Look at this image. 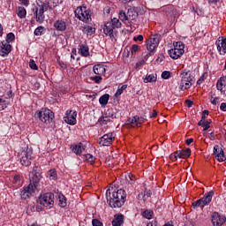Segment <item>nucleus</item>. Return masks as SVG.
Instances as JSON below:
<instances>
[{"instance_id": "1a4fd4ad", "label": "nucleus", "mask_w": 226, "mask_h": 226, "mask_svg": "<svg viewBox=\"0 0 226 226\" xmlns=\"http://www.w3.org/2000/svg\"><path fill=\"white\" fill-rule=\"evenodd\" d=\"M214 194H215V192H213L205 193V195L201 199L192 202V207H205V206H207L211 203V200H213Z\"/></svg>"}, {"instance_id": "a878e982", "label": "nucleus", "mask_w": 226, "mask_h": 226, "mask_svg": "<svg viewBox=\"0 0 226 226\" xmlns=\"http://www.w3.org/2000/svg\"><path fill=\"white\" fill-rule=\"evenodd\" d=\"M124 223V215H116L112 221L113 226H121Z\"/></svg>"}, {"instance_id": "864d4df0", "label": "nucleus", "mask_w": 226, "mask_h": 226, "mask_svg": "<svg viewBox=\"0 0 226 226\" xmlns=\"http://www.w3.org/2000/svg\"><path fill=\"white\" fill-rule=\"evenodd\" d=\"M48 3H51V5H53L56 8L57 4H60V3H63V0H49Z\"/></svg>"}, {"instance_id": "dca6fc26", "label": "nucleus", "mask_w": 226, "mask_h": 226, "mask_svg": "<svg viewBox=\"0 0 226 226\" xmlns=\"http://www.w3.org/2000/svg\"><path fill=\"white\" fill-rule=\"evenodd\" d=\"M212 223L214 226H222L226 222L225 215H220L218 212H214L211 216Z\"/></svg>"}, {"instance_id": "f8f14e48", "label": "nucleus", "mask_w": 226, "mask_h": 226, "mask_svg": "<svg viewBox=\"0 0 226 226\" xmlns=\"http://www.w3.org/2000/svg\"><path fill=\"white\" fill-rule=\"evenodd\" d=\"M146 123V118L139 116H134L132 117H129L126 120L127 128H140L142 124Z\"/></svg>"}, {"instance_id": "20e7f679", "label": "nucleus", "mask_w": 226, "mask_h": 226, "mask_svg": "<svg viewBox=\"0 0 226 226\" xmlns=\"http://www.w3.org/2000/svg\"><path fill=\"white\" fill-rule=\"evenodd\" d=\"M74 14L76 19L81 22H84L85 24H89V22L92 20L91 11L84 5L77 7L74 11Z\"/></svg>"}, {"instance_id": "6e6552de", "label": "nucleus", "mask_w": 226, "mask_h": 226, "mask_svg": "<svg viewBox=\"0 0 226 226\" xmlns=\"http://www.w3.org/2000/svg\"><path fill=\"white\" fill-rule=\"evenodd\" d=\"M35 117H38L41 123L49 124V123L54 119V112L49 109H41L35 113Z\"/></svg>"}, {"instance_id": "a211bd4d", "label": "nucleus", "mask_w": 226, "mask_h": 226, "mask_svg": "<svg viewBox=\"0 0 226 226\" xmlns=\"http://www.w3.org/2000/svg\"><path fill=\"white\" fill-rule=\"evenodd\" d=\"M217 50L221 56H225L226 54V38L219 37L215 41Z\"/></svg>"}, {"instance_id": "e2e57ef3", "label": "nucleus", "mask_w": 226, "mask_h": 226, "mask_svg": "<svg viewBox=\"0 0 226 226\" xmlns=\"http://www.w3.org/2000/svg\"><path fill=\"white\" fill-rule=\"evenodd\" d=\"M206 75H207V73H204L200 79L197 81V84H202V82H204V79L206 77Z\"/></svg>"}, {"instance_id": "7c9ffc66", "label": "nucleus", "mask_w": 226, "mask_h": 226, "mask_svg": "<svg viewBox=\"0 0 226 226\" xmlns=\"http://www.w3.org/2000/svg\"><path fill=\"white\" fill-rule=\"evenodd\" d=\"M16 13L19 19H26V15H27V11L24 7H18L16 10Z\"/></svg>"}, {"instance_id": "0e129e2a", "label": "nucleus", "mask_w": 226, "mask_h": 226, "mask_svg": "<svg viewBox=\"0 0 226 226\" xmlns=\"http://www.w3.org/2000/svg\"><path fill=\"white\" fill-rule=\"evenodd\" d=\"M220 109L222 110V112H226V102L221 103Z\"/></svg>"}, {"instance_id": "69168bd1", "label": "nucleus", "mask_w": 226, "mask_h": 226, "mask_svg": "<svg viewBox=\"0 0 226 226\" xmlns=\"http://www.w3.org/2000/svg\"><path fill=\"white\" fill-rule=\"evenodd\" d=\"M156 116H158V111H156V109H154L152 114H150V117H156Z\"/></svg>"}, {"instance_id": "c9c22d12", "label": "nucleus", "mask_w": 226, "mask_h": 226, "mask_svg": "<svg viewBox=\"0 0 226 226\" xmlns=\"http://www.w3.org/2000/svg\"><path fill=\"white\" fill-rule=\"evenodd\" d=\"M58 206L60 207H66V197L63 194L58 195Z\"/></svg>"}, {"instance_id": "f704fd0d", "label": "nucleus", "mask_w": 226, "mask_h": 226, "mask_svg": "<svg viewBox=\"0 0 226 226\" xmlns=\"http://www.w3.org/2000/svg\"><path fill=\"white\" fill-rule=\"evenodd\" d=\"M84 156H85L86 162L90 163V165H94V162H96V157L95 156H94L91 154H87Z\"/></svg>"}, {"instance_id": "052dcab7", "label": "nucleus", "mask_w": 226, "mask_h": 226, "mask_svg": "<svg viewBox=\"0 0 226 226\" xmlns=\"http://www.w3.org/2000/svg\"><path fill=\"white\" fill-rule=\"evenodd\" d=\"M151 191L145 190L143 199H146V197L147 199H149V197H151Z\"/></svg>"}, {"instance_id": "6e6d98bb", "label": "nucleus", "mask_w": 226, "mask_h": 226, "mask_svg": "<svg viewBox=\"0 0 226 226\" xmlns=\"http://www.w3.org/2000/svg\"><path fill=\"white\" fill-rule=\"evenodd\" d=\"M207 116H209V110L205 109L204 111H202L201 120L206 121Z\"/></svg>"}, {"instance_id": "b1692460", "label": "nucleus", "mask_w": 226, "mask_h": 226, "mask_svg": "<svg viewBox=\"0 0 226 226\" xmlns=\"http://www.w3.org/2000/svg\"><path fill=\"white\" fill-rule=\"evenodd\" d=\"M93 70H94V73L95 75H98L99 77H103V75H105V72H107V70L105 69V66L102 64L94 65Z\"/></svg>"}, {"instance_id": "13d9d810", "label": "nucleus", "mask_w": 226, "mask_h": 226, "mask_svg": "<svg viewBox=\"0 0 226 226\" xmlns=\"http://www.w3.org/2000/svg\"><path fill=\"white\" fill-rule=\"evenodd\" d=\"M128 177H129V179H130V182H129V183H130L131 185H133V183H135V175L130 173V174L128 175Z\"/></svg>"}, {"instance_id": "9d476101", "label": "nucleus", "mask_w": 226, "mask_h": 226, "mask_svg": "<svg viewBox=\"0 0 226 226\" xmlns=\"http://www.w3.org/2000/svg\"><path fill=\"white\" fill-rule=\"evenodd\" d=\"M40 204L47 209H51L54 207V193L46 192L39 199Z\"/></svg>"}, {"instance_id": "ddd939ff", "label": "nucleus", "mask_w": 226, "mask_h": 226, "mask_svg": "<svg viewBox=\"0 0 226 226\" xmlns=\"http://www.w3.org/2000/svg\"><path fill=\"white\" fill-rule=\"evenodd\" d=\"M31 160H33V150L31 148H26V150L21 151V165H24L25 167H29V165H31Z\"/></svg>"}, {"instance_id": "72a5a7b5", "label": "nucleus", "mask_w": 226, "mask_h": 226, "mask_svg": "<svg viewBox=\"0 0 226 226\" xmlns=\"http://www.w3.org/2000/svg\"><path fill=\"white\" fill-rule=\"evenodd\" d=\"M118 19H120L122 22H128V11L123 10L119 11Z\"/></svg>"}, {"instance_id": "5fc2aeb1", "label": "nucleus", "mask_w": 226, "mask_h": 226, "mask_svg": "<svg viewBox=\"0 0 226 226\" xmlns=\"http://www.w3.org/2000/svg\"><path fill=\"white\" fill-rule=\"evenodd\" d=\"M92 225L93 226H103V223L102 222H100V220H98V219H93Z\"/></svg>"}, {"instance_id": "c03bdc74", "label": "nucleus", "mask_w": 226, "mask_h": 226, "mask_svg": "<svg viewBox=\"0 0 226 226\" xmlns=\"http://www.w3.org/2000/svg\"><path fill=\"white\" fill-rule=\"evenodd\" d=\"M140 50V46L137 45V44H133L131 47V54L132 56H136L137 52H139Z\"/></svg>"}, {"instance_id": "a19ab883", "label": "nucleus", "mask_w": 226, "mask_h": 226, "mask_svg": "<svg viewBox=\"0 0 226 226\" xmlns=\"http://www.w3.org/2000/svg\"><path fill=\"white\" fill-rule=\"evenodd\" d=\"M90 80H92V82H94V84H102V80H103V78H102V76H91Z\"/></svg>"}, {"instance_id": "bf43d9fd", "label": "nucleus", "mask_w": 226, "mask_h": 226, "mask_svg": "<svg viewBox=\"0 0 226 226\" xmlns=\"http://www.w3.org/2000/svg\"><path fill=\"white\" fill-rule=\"evenodd\" d=\"M133 41H144V36H142V35L135 36V37H133Z\"/></svg>"}, {"instance_id": "58836bf2", "label": "nucleus", "mask_w": 226, "mask_h": 226, "mask_svg": "<svg viewBox=\"0 0 226 226\" xmlns=\"http://www.w3.org/2000/svg\"><path fill=\"white\" fill-rule=\"evenodd\" d=\"M127 87H128V85L119 86L115 94L116 98H117L118 96H121L122 93L125 91Z\"/></svg>"}, {"instance_id": "09e8293b", "label": "nucleus", "mask_w": 226, "mask_h": 226, "mask_svg": "<svg viewBox=\"0 0 226 226\" xmlns=\"http://www.w3.org/2000/svg\"><path fill=\"white\" fill-rule=\"evenodd\" d=\"M106 117L111 119H114V117H116V115L114 114V109L112 108L107 109Z\"/></svg>"}, {"instance_id": "cd10ccee", "label": "nucleus", "mask_w": 226, "mask_h": 226, "mask_svg": "<svg viewBox=\"0 0 226 226\" xmlns=\"http://www.w3.org/2000/svg\"><path fill=\"white\" fill-rule=\"evenodd\" d=\"M179 158L186 159L190 158L192 155V150L190 148H186L184 150L177 151Z\"/></svg>"}, {"instance_id": "4d7b16f0", "label": "nucleus", "mask_w": 226, "mask_h": 226, "mask_svg": "<svg viewBox=\"0 0 226 226\" xmlns=\"http://www.w3.org/2000/svg\"><path fill=\"white\" fill-rule=\"evenodd\" d=\"M218 102H220V97H211V103L212 105H218Z\"/></svg>"}, {"instance_id": "338daca9", "label": "nucleus", "mask_w": 226, "mask_h": 226, "mask_svg": "<svg viewBox=\"0 0 226 226\" xmlns=\"http://www.w3.org/2000/svg\"><path fill=\"white\" fill-rule=\"evenodd\" d=\"M19 1L24 4V6H29V0H19Z\"/></svg>"}, {"instance_id": "6ab92c4d", "label": "nucleus", "mask_w": 226, "mask_h": 226, "mask_svg": "<svg viewBox=\"0 0 226 226\" xmlns=\"http://www.w3.org/2000/svg\"><path fill=\"white\" fill-rule=\"evenodd\" d=\"M11 52V45L5 41H0V56L5 57Z\"/></svg>"}, {"instance_id": "f3484780", "label": "nucleus", "mask_w": 226, "mask_h": 226, "mask_svg": "<svg viewBox=\"0 0 226 226\" xmlns=\"http://www.w3.org/2000/svg\"><path fill=\"white\" fill-rule=\"evenodd\" d=\"M41 172L40 171V168L35 167L34 170L30 174V179L32 184L36 185L38 186V183L41 181Z\"/></svg>"}, {"instance_id": "9b49d317", "label": "nucleus", "mask_w": 226, "mask_h": 226, "mask_svg": "<svg viewBox=\"0 0 226 226\" xmlns=\"http://www.w3.org/2000/svg\"><path fill=\"white\" fill-rule=\"evenodd\" d=\"M38 185L36 184L30 183L28 185H25L20 192V197L23 200L29 199L34 193H36Z\"/></svg>"}, {"instance_id": "5701e85b", "label": "nucleus", "mask_w": 226, "mask_h": 226, "mask_svg": "<svg viewBox=\"0 0 226 226\" xmlns=\"http://www.w3.org/2000/svg\"><path fill=\"white\" fill-rule=\"evenodd\" d=\"M53 26L56 31H66V22L63 19H57Z\"/></svg>"}, {"instance_id": "2eb2a0df", "label": "nucleus", "mask_w": 226, "mask_h": 226, "mask_svg": "<svg viewBox=\"0 0 226 226\" xmlns=\"http://www.w3.org/2000/svg\"><path fill=\"white\" fill-rule=\"evenodd\" d=\"M64 121L67 124H77V111H73L72 109L67 110L65 116L64 117Z\"/></svg>"}, {"instance_id": "8fccbe9b", "label": "nucleus", "mask_w": 226, "mask_h": 226, "mask_svg": "<svg viewBox=\"0 0 226 226\" xmlns=\"http://www.w3.org/2000/svg\"><path fill=\"white\" fill-rule=\"evenodd\" d=\"M172 72H169V71H164L162 73V79H164V80L169 79L170 77H171Z\"/></svg>"}, {"instance_id": "4468645a", "label": "nucleus", "mask_w": 226, "mask_h": 226, "mask_svg": "<svg viewBox=\"0 0 226 226\" xmlns=\"http://www.w3.org/2000/svg\"><path fill=\"white\" fill-rule=\"evenodd\" d=\"M116 140V133L109 132L99 139V146H110Z\"/></svg>"}, {"instance_id": "ea45409f", "label": "nucleus", "mask_w": 226, "mask_h": 226, "mask_svg": "<svg viewBox=\"0 0 226 226\" xmlns=\"http://www.w3.org/2000/svg\"><path fill=\"white\" fill-rule=\"evenodd\" d=\"M153 215H154L153 210H145L142 213L143 218H147V220H151L153 218Z\"/></svg>"}, {"instance_id": "c756f323", "label": "nucleus", "mask_w": 226, "mask_h": 226, "mask_svg": "<svg viewBox=\"0 0 226 226\" xmlns=\"http://www.w3.org/2000/svg\"><path fill=\"white\" fill-rule=\"evenodd\" d=\"M198 126H202L203 132H207V130H209V128H211V122L207 121V120H200L198 123Z\"/></svg>"}, {"instance_id": "423d86ee", "label": "nucleus", "mask_w": 226, "mask_h": 226, "mask_svg": "<svg viewBox=\"0 0 226 226\" xmlns=\"http://www.w3.org/2000/svg\"><path fill=\"white\" fill-rule=\"evenodd\" d=\"M160 45V35L151 34L147 41V50H148V56H154L156 54V49Z\"/></svg>"}, {"instance_id": "c85d7f7f", "label": "nucleus", "mask_w": 226, "mask_h": 226, "mask_svg": "<svg viewBox=\"0 0 226 226\" xmlns=\"http://www.w3.org/2000/svg\"><path fill=\"white\" fill-rule=\"evenodd\" d=\"M127 17H128V22H132V20H135L137 17H139V13H137V11H135V10L133 9H128Z\"/></svg>"}, {"instance_id": "4be33fe9", "label": "nucleus", "mask_w": 226, "mask_h": 226, "mask_svg": "<svg viewBox=\"0 0 226 226\" xmlns=\"http://www.w3.org/2000/svg\"><path fill=\"white\" fill-rule=\"evenodd\" d=\"M164 11L168 17H170L171 19H175V17H177L179 15V12L177 11V9L174 7V5H168L164 8Z\"/></svg>"}, {"instance_id": "473e14b6", "label": "nucleus", "mask_w": 226, "mask_h": 226, "mask_svg": "<svg viewBox=\"0 0 226 226\" xmlns=\"http://www.w3.org/2000/svg\"><path fill=\"white\" fill-rule=\"evenodd\" d=\"M12 185L16 188H19V186H22V179L20 178V176L16 175L12 178Z\"/></svg>"}, {"instance_id": "2f4dec72", "label": "nucleus", "mask_w": 226, "mask_h": 226, "mask_svg": "<svg viewBox=\"0 0 226 226\" xmlns=\"http://www.w3.org/2000/svg\"><path fill=\"white\" fill-rule=\"evenodd\" d=\"M110 99V95L109 94H105L99 99V103H101L102 107H105L107 103H109V100Z\"/></svg>"}, {"instance_id": "f257e3e1", "label": "nucleus", "mask_w": 226, "mask_h": 226, "mask_svg": "<svg viewBox=\"0 0 226 226\" xmlns=\"http://www.w3.org/2000/svg\"><path fill=\"white\" fill-rule=\"evenodd\" d=\"M106 199L109 206L113 208L123 207L126 202V191L109 187L106 191Z\"/></svg>"}, {"instance_id": "39448f33", "label": "nucleus", "mask_w": 226, "mask_h": 226, "mask_svg": "<svg viewBox=\"0 0 226 226\" xmlns=\"http://www.w3.org/2000/svg\"><path fill=\"white\" fill-rule=\"evenodd\" d=\"M181 80L179 82V89L181 91H186V89H190L193 82V79H192V73L189 71L184 70L180 73Z\"/></svg>"}, {"instance_id": "0eeeda50", "label": "nucleus", "mask_w": 226, "mask_h": 226, "mask_svg": "<svg viewBox=\"0 0 226 226\" xmlns=\"http://www.w3.org/2000/svg\"><path fill=\"white\" fill-rule=\"evenodd\" d=\"M174 49L169 50V56L171 59H179L185 54V43L177 41L173 43Z\"/></svg>"}, {"instance_id": "bb28decb", "label": "nucleus", "mask_w": 226, "mask_h": 226, "mask_svg": "<svg viewBox=\"0 0 226 226\" xmlns=\"http://www.w3.org/2000/svg\"><path fill=\"white\" fill-rule=\"evenodd\" d=\"M226 86V77H221L216 83V88L218 91H221V93H225V90L223 88Z\"/></svg>"}, {"instance_id": "412c9836", "label": "nucleus", "mask_w": 226, "mask_h": 226, "mask_svg": "<svg viewBox=\"0 0 226 226\" xmlns=\"http://www.w3.org/2000/svg\"><path fill=\"white\" fill-rule=\"evenodd\" d=\"M86 145H84L82 142H79L78 144H73L71 146V149L72 153L78 155H81L84 151H86Z\"/></svg>"}, {"instance_id": "a18cd8bd", "label": "nucleus", "mask_w": 226, "mask_h": 226, "mask_svg": "<svg viewBox=\"0 0 226 226\" xmlns=\"http://www.w3.org/2000/svg\"><path fill=\"white\" fill-rule=\"evenodd\" d=\"M44 33H45V28L43 26H38L34 30L35 36H41V34H43Z\"/></svg>"}, {"instance_id": "79ce46f5", "label": "nucleus", "mask_w": 226, "mask_h": 226, "mask_svg": "<svg viewBox=\"0 0 226 226\" xmlns=\"http://www.w3.org/2000/svg\"><path fill=\"white\" fill-rule=\"evenodd\" d=\"M48 176L49 177V179L56 181V179H57V173L56 172V170H50L48 172Z\"/></svg>"}, {"instance_id": "7ed1b4c3", "label": "nucleus", "mask_w": 226, "mask_h": 226, "mask_svg": "<svg viewBox=\"0 0 226 226\" xmlns=\"http://www.w3.org/2000/svg\"><path fill=\"white\" fill-rule=\"evenodd\" d=\"M122 24L119 19L113 18L110 21L104 23L103 33L106 36H109L112 41H117L116 36H117V30L121 27Z\"/></svg>"}, {"instance_id": "f03ea898", "label": "nucleus", "mask_w": 226, "mask_h": 226, "mask_svg": "<svg viewBox=\"0 0 226 226\" xmlns=\"http://www.w3.org/2000/svg\"><path fill=\"white\" fill-rule=\"evenodd\" d=\"M55 8L52 5V2H42L41 0L37 1V5L34 8V15L38 24H43L45 22V11L47 10H53Z\"/></svg>"}, {"instance_id": "393cba45", "label": "nucleus", "mask_w": 226, "mask_h": 226, "mask_svg": "<svg viewBox=\"0 0 226 226\" xmlns=\"http://www.w3.org/2000/svg\"><path fill=\"white\" fill-rule=\"evenodd\" d=\"M79 56H82V57H88L89 56V46L87 44H81L79 45Z\"/></svg>"}, {"instance_id": "4c0bfd02", "label": "nucleus", "mask_w": 226, "mask_h": 226, "mask_svg": "<svg viewBox=\"0 0 226 226\" xmlns=\"http://www.w3.org/2000/svg\"><path fill=\"white\" fill-rule=\"evenodd\" d=\"M156 75L149 74L146 76V78L144 79V82L145 84H147L148 82H156Z\"/></svg>"}, {"instance_id": "680f3d73", "label": "nucleus", "mask_w": 226, "mask_h": 226, "mask_svg": "<svg viewBox=\"0 0 226 226\" xmlns=\"http://www.w3.org/2000/svg\"><path fill=\"white\" fill-rule=\"evenodd\" d=\"M75 56H77V49H72L71 58L73 59V61H75Z\"/></svg>"}, {"instance_id": "37998d69", "label": "nucleus", "mask_w": 226, "mask_h": 226, "mask_svg": "<svg viewBox=\"0 0 226 226\" xmlns=\"http://www.w3.org/2000/svg\"><path fill=\"white\" fill-rule=\"evenodd\" d=\"M110 117L107 116H102L99 118L100 124H107V123H110Z\"/></svg>"}, {"instance_id": "e433bc0d", "label": "nucleus", "mask_w": 226, "mask_h": 226, "mask_svg": "<svg viewBox=\"0 0 226 226\" xmlns=\"http://www.w3.org/2000/svg\"><path fill=\"white\" fill-rule=\"evenodd\" d=\"M8 105H10V102L8 100L0 98V112L1 110L7 109Z\"/></svg>"}, {"instance_id": "49530a36", "label": "nucleus", "mask_w": 226, "mask_h": 226, "mask_svg": "<svg viewBox=\"0 0 226 226\" xmlns=\"http://www.w3.org/2000/svg\"><path fill=\"white\" fill-rule=\"evenodd\" d=\"M15 40V34L14 33H9L6 36V40L4 41H6L7 43H11V41H13Z\"/></svg>"}, {"instance_id": "603ef678", "label": "nucleus", "mask_w": 226, "mask_h": 226, "mask_svg": "<svg viewBox=\"0 0 226 226\" xmlns=\"http://www.w3.org/2000/svg\"><path fill=\"white\" fill-rule=\"evenodd\" d=\"M29 66L31 70H38V65H36V62H34L33 59L29 61Z\"/></svg>"}, {"instance_id": "774afa93", "label": "nucleus", "mask_w": 226, "mask_h": 226, "mask_svg": "<svg viewBox=\"0 0 226 226\" xmlns=\"http://www.w3.org/2000/svg\"><path fill=\"white\" fill-rule=\"evenodd\" d=\"M144 60H141L136 64V68H139V66H142L144 64Z\"/></svg>"}, {"instance_id": "3c124183", "label": "nucleus", "mask_w": 226, "mask_h": 226, "mask_svg": "<svg viewBox=\"0 0 226 226\" xmlns=\"http://www.w3.org/2000/svg\"><path fill=\"white\" fill-rule=\"evenodd\" d=\"M179 158V153L177 151L170 155L171 162H176Z\"/></svg>"}, {"instance_id": "de8ad7c7", "label": "nucleus", "mask_w": 226, "mask_h": 226, "mask_svg": "<svg viewBox=\"0 0 226 226\" xmlns=\"http://www.w3.org/2000/svg\"><path fill=\"white\" fill-rule=\"evenodd\" d=\"M84 31L89 35L94 34V28H93V26H87L84 27Z\"/></svg>"}, {"instance_id": "aec40b11", "label": "nucleus", "mask_w": 226, "mask_h": 226, "mask_svg": "<svg viewBox=\"0 0 226 226\" xmlns=\"http://www.w3.org/2000/svg\"><path fill=\"white\" fill-rule=\"evenodd\" d=\"M214 155L217 162H225V154L220 146L215 145L214 147Z\"/></svg>"}]
</instances>
